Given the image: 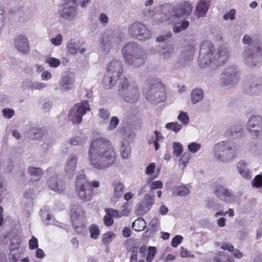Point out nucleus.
<instances>
[{
    "mask_svg": "<svg viewBox=\"0 0 262 262\" xmlns=\"http://www.w3.org/2000/svg\"><path fill=\"white\" fill-rule=\"evenodd\" d=\"M88 158L93 167L97 169H104L115 162L116 156L110 141L101 137L92 141L89 147Z\"/></svg>",
    "mask_w": 262,
    "mask_h": 262,
    "instance_id": "1",
    "label": "nucleus"
},
{
    "mask_svg": "<svg viewBox=\"0 0 262 262\" xmlns=\"http://www.w3.org/2000/svg\"><path fill=\"white\" fill-rule=\"evenodd\" d=\"M228 56V50L226 48L222 47L215 51L213 45L209 41H205L200 46L199 64L202 68L211 63L219 66L223 64Z\"/></svg>",
    "mask_w": 262,
    "mask_h": 262,
    "instance_id": "2",
    "label": "nucleus"
},
{
    "mask_svg": "<svg viewBox=\"0 0 262 262\" xmlns=\"http://www.w3.org/2000/svg\"><path fill=\"white\" fill-rule=\"evenodd\" d=\"M214 155L217 160L226 162L234 159L236 156L234 144L231 141H223L214 145Z\"/></svg>",
    "mask_w": 262,
    "mask_h": 262,
    "instance_id": "3",
    "label": "nucleus"
},
{
    "mask_svg": "<svg viewBox=\"0 0 262 262\" xmlns=\"http://www.w3.org/2000/svg\"><path fill=\"white\" fill-rule=\"evenodd\" d=\"M100 183L98 181H88L85 174H78L75 181V192L78 196H90L93 188H97Z\"/></svg>",
    "mask_w": 262,
    "mask_h": 262,
    "instance_id": "4",
    "label": "nucleus"
},
{
    "mask_svg": "<svg viewBox=\"0 0 262 262\" xmlns=\"http://www.w3.org/2000/svg\"><path fill=\"white\" fill-rule=\"evenodd\" d=\"M118 93L125 101L130 103L137 101L140 96L138 89L133 85L129 84L126 77L121 79Z\"/></svg>",
    "mask_w": 262,
    "mask_h": 262,
    "instance_id": "5",
    "label": "nucleus"
},
{
    "mask_svg": "<svg viewBox=\"0 0 262 262\" xmlns=\"http://www.w3.org/2000/svg\"><path fill=\"white\" fill-rule=\"evenodd\" d=\"M122 71V64L120 60H113L109 63L107 69V75L104 78L106 89H110L115 84Z\"/></svg>",
    "mask_w": 262,
    "mask_h": 262,
    "instance_id": "6",
    "label": "nucleus"
},
{
    "mask_svg": "<svg viewBox=\"0 0 262 262\" xmlns=\"http://www.w3.org/2000/svg\"><path fill=\"white\" fill-rule=\"evenodd\" d=\"M238 77L236 68L233 66H229L226 68L221 74L220 85L223 88H230L238 82Z\"/></svg>",
    "mask_w": 262,
    "mask_h": 262,
    "instance_id": "7",
    "label": "nucleus"
},
{
    "mask_svg": "<svg viewBox=\"0 0 262 262\" xmlns=\"http://www.w3.org/2000/svg\"><path fill=\"white\" fill-rule=\"evenodd\" d=\"M90 110V105L87 101L76 103L69 113V119L74 124H79L81 122L83 116Z\"/></svg>",
    "mask_w": 262,
    "mask_h": 262,
    "instance_id": "8",
    "label": "nucleus"
},
{
    "mask_svg": "<svg viewBox=\"0 0 262 262\" xmlns=\"http://www.w3.org/2000/svg\"><path fill=\"white\" fill-rule=\"evenodd\" d=\"M146 97L147 99L150 100L153 103H158L164 101L166 94L163 85L160 83L151 85L146 92Z\"/></svg>",
    "mask_w": 262,
    "mask_h": 262,
    "instance_id": "9",
    "label": "nucleus"
},
{
    "mask_svg": "<svg viewBox=\"0 0 262 262\" xmlns=\"http://www.w3.org/2000/svg\"><path fill=\"white\" fill-rule=\"evenodd\" d=\"M129 35L136 37L139 40H145L150 37L149 31L146 26L140 22H135L131 24L128 28Z\"/></svg>",
    "mask_w": 262,
    "mask_h": 262,
    "instance_id": "10",
    "label": "nucleus"
},
{
    "mask_svg": "<svg viewBox=\"0 0 262 262\" xmlns=\"http://www.w3.org/2000/svg\"><path fill=\"white\" fill-rule=\"evenodd\" d=\"M121 41V37L112 31H106L103 35L101 42V48L106 52H108L113 47L119 44Z\"/></svg>",
    "mask_w": 262,
    "mask_h": 262,
    "instance_id": "11",
    "label": "nucleus"
},
{
    "mask_svg": "<svg viewBox=\"0 0 262 262\" xmlns=\"http://www.w3.org/2000/svg\"><path fill=\"white\" fill-rule=\"evenodd\" d=\"M193 9L191 2L183 1L177 3L172 8V16L175 18L187 17L189 16Z\"/></svg>",
    "mask_w": 262,
    "mask_h": 262,
    "instance_id": "12",
    "label": "nucleus"
},
{
    "mask_svg": "<svg viewBox=\"0 0 262 262\" xmlns=\"http://www.w3.org/2000/svg\"><path fill=\"white\" fill-rule=\"evenodd\" d=\"M77 14V8L76 0H68L63 5L60 12L61 17L68 21L75 19Z\"/></svg>",
    "mask_w": 262,
    "mask_h": 262,
    "instance_id": "13",
    "label": "nucleus"
},
{
    "mask_svg": "<svg viewBox=\"0 0 262 262\" xmlns=\"http://www.w3.org/2000/svg\"><path fill=\"white\" fill-rule=\"evenodd\" d=\"M122 53L125 63H131L133 62L132 58L136 57L137 55L142 54V50L135 43L129 42L124 46Z\"/></svg>",
    "mask_w": 262,
    "mask_h": 262,
    "instance_id": "14",
    "label": "nucleus"
},
{
    "mask_svg": "<svg viewBox=\"0 0 262 262\" xmlns=\"http://www.w3.org/2000/svg\"><path fill=\"white\" fill-rule=\"evenodd\" d=\"M75 81V74L70 71L64 72L61 76L59 82L60 89L67 91L72 89Z\"/></svg>",
    "mask_w": 262,
    "mask_h": 262,
    "instance_id": "15",
    "label": "nucleus"
},
{
    "mask_svg": "<svg viewBox=\"0 0 262 262\" xmlns=\"http://www.w3.org/2000/svg\"><path fill=\"white\" fill-rule=\"evenodd\" d=\"M14 47L18 52L26 54L30 51V45L28 38L24 35L20 34L14 40Z\"/></svg>",
    "mask_w": 262,
    "mask_h": 262,
    "instance_id": "16",
    "label": "nucleus"
},
{
    "mask_svg": "<svg viewBox=\"0 0 262 262\" xmlns=\"http://www.w3.org/2000/svg\"><path fill=\"white\" fill-rule=\"evenodd\" d=\"M48 185L52 190L59 193L63 192L66 188L64 182L59 179L57 174H55L48 180Z\"/></svg>",
    "mask_w": 262,
    "mask_h": 262,
    "instance_id": "17",
    "label": "nucleus"
},
{
    "mask_svg": "<svg viewBox=\"0 0 262 262\" xmlns=\"http://www.w3.org/2000/svg\"><path fill=\"white\" fill-rule=\"evenodd\" d=\"M154 203V198H144L136 207V212L139 215L147 213Z\"/></svg>",
    "mask_w": 262,
    "mask_h": 262,
    "instance_id": "18",
    "label": "nucleus"
},
{
    "mask_svg": "<svg viewBox=\"0 0 262 262\" xmlns=\"http://www.w3.org/2000/svg\"><path fill=\"white\" fill-rule=\"evenodd\" d=\"M78 158L74 154L70 155L66 160L64 165V171L69 177H73L75 174Z\"/></svg>",
    "mask_w": 262,
    "mask_h": 262,
    "instance_id": "19",
    "label": "nucleus"
},
{
    "mask_svg": "<svg viewBox=\"0 0 262 262\" xmlns=\"http://www.w3.org/2000/svg\"><path fill=\"white\" fill-rule=\"evenodd\" d=\"M210 7L208 0H200L196 4L195 13L198 18L204 17Z\"/></svg>",
    "mask_w": 262,
    "mask_h": 262,
    "instance_id": "20",
    "label": "nucleus"
},
{
    "mask_svg": "<svg viewBox=\"0 0 262 262\" xmlns=\"http://www.w3.org/2000/svg\"><path fill=\"white\" fill-rule=\"evenodd\" d=\"M23 85L26 89L32 91L41 90L47 86V84L45 83L39 81H32L29 79L24 80L23 82Z\"/></svg>",
    "mask_w": 262,
    "mask_h": 262,
    "instance_id": "21",
    "label": "nucleus"
},
{
    "mask_svg": "<svg viewBox=\"0 0 262 262\" xmlns=\"http://www.w3.org/2000/svg\"><path fill=\"white\" fill-rule=\"evenodd\" d=\"M172 23L173 24V31L178 33L187 29L189 26V22L186 20H183L179 21L180 18H175L172 16Z\"/></svg>",
    "mask_w": 262,
    "mask_h": 262,
    "instance_id": "22",
    "label": "nucleus"
},
{
    "mask_svg": "<svg viewBox=\"0 0 262 262\" xmlns=\"http://www.w3.org/2000/svg\"><path fill=\"white\" fill-rule=\"evenodd\" d=\"M72 225L77 234L84 235L86 233V227L82 219L72 221Z\"/></svg>",
    "mask_w": 262,
    "mask_h": 262,
    "instance_id": "23",
    "label": "nucleus"
},
{
    "mask_svg": "<svg viewBox=\"0 0 262 262\" xmlns=\"http://www.w3.org/2000/svg\"><path fill=\"white\" fill-rule=\"evenodd\" d=\"M45 130L36 126H31L29 131V136L33 139H39L41 138L45 134Z\"/></svg>",
    "mask_w": 262,
    "mask_h": 262,
    "instance_id": "24",
    "label": "nucleus"
},
{
    "mask_svg": "<svg viewBox=\"0 0 262 262\" xmlns=\"http://www.w3.org/2000/svg\"><path fill=\"white\" fill-rule=\"evenodd\" d=\"M255 53L254 46H246L243 53V57L248 65L250 66L252 59Z\"/></svg>",
    "mask_w": 262,
    "mask_h": 262,
    "instance_id": "25",
    "label": "nucleus"
},
{
    "mask_svg": "<svg viewBox=\"0 0 262 262\" xmlns=\"http://www.w3.org/2000/svg\"><path fill=\"white\" fill-rule=\"evenodd\" d=\"M84 213V212L80 205L76 204L72 205L70 211L71 221L82 219L80 216L83 215Z\"/></svg>",
    "mask_w": 262,
    "mask_h": 262,
    "instance_id": "26",
    "label": "nucleus"
},
{
    "mask_svg": "<svg viewBox=\"0 0 262 262\" xmlns=\"http://www.w3.org/2000/svg\"><path fill=\"white\" fill-rule=\"evenodd\" d=\"M237 169L239 173L245 178H251L250 172L247 167V163L244 161H239L237 164Z\"/></svg>",
    "mask_w": 262,
    "mask_h": 262,
    "instance_id": "27",
    "label": "nucleus"
},
{
    "mask_svg": "<svg viewBox=\"0 0 262 262\" xmlns=\"http://www.w3.org/2000/svg\"><path fill=\"white\" fill-rule=\"evenodd\" d=\"M174 52V48L171 45H167L162 48L160 51L161 57L164 60L169 59Z\"/></svg>",
    "mask_w": 262,
    "mask_h": 262,
    "instance_id": "28",
    "label": "nucleus"
},
{
    "mask_svg": "<svg viewBox=\"0 0 262 262\" xmlns=\"http://www.w3.org/2000/svg\"><path fill=\"white\" fill-rule=\"evenodd\" d=\"M213 262H235L234 260L228 255L220 251L213 258Z\"/></svg>",
    "mask_w": 262,
    "mask_h": 262,
    "instance_id": "29",
    "label": "nucleus"
},
{
    "mask_svg": "<svg viewBox=\"0 0 262 262\" xmlns=\"http://www.w3.org/2000/svg\"><path fill=\"white\" fill-rule=\"evenodd\" d=\"M204 96L203 91L200 89H195L191 92V101L193 104H195L201 101Z\"/></svg>",
    "mask_w": 262,
    "mask_h": 262,
    "instance_id": "30",
    "label": "nucleus"
},
{
    "mask_svg": "<svg viewBox=\"0 0 262 262\" xmlns=\"http://www.w3.org/2000/svg\"><path fill=\"white\" fill-rule=\"evenodd\" d=\"M146 227V223L142 217L136 219L132 224L133 229L138 232L143 231Z\"/></svg>",
    "mask_w": 262,
    "mask_h": 262,
    "instance_id": "31",
    "label": "nucleus"
},
{
    "mask_svg": "<svg viewBox=\"0 0 262 262\" xmlns=\"http://www.w3.org/2000/svg\"><path fill=\"white\" fill-rule=\"evenodd\" d=\"M250 91L251 93H256L260 90L261 85L259 83V81L257 78H252L249 79L248 82Z\"/></svg>",
    "mask_w": 262,
    "mask_h": 262,
    "instance_id": "32",
    "label": "nucleus"
},
{
    "mask_svg": "<svg viewBox=\"0 0 262 262\" xmlns=\"http://www.w3.org/2000/svg\"><path fill=\"white\" fill-rule=\"evenodd\" d=\"M214 194L217 196H229L231 193L226 188L222 185H216L214 188Z\"/></svg>",
    "mask_w": 262,
    "mask_h": 262,
    "instance_id": "33",
    "label": "nucleus"
},
{
    "mask_svg": "<svg viewBox=\"0 0 262 262\" xmlns=\"http://www.w3.org/2000/svg\"><path fill=\"white\" fill-rule=\"evenodd\" d=\"M120 154L121 157L124 159H128L131 153L129 144L127 142H122L120 147Z\"/></svg>",
    "mask_w": 262,
    "mask_h": 262,
    "instance_id": "34",
    "label": "nucleus"
},
{
    "mask_svg": "<svg viewBox=\"0 0 262 262\" xmlns=\"http://www.w3.org/2000/svg\"><path fill=\"white\" fill-rule=\"evenodd\" d=\"M67 48L70 54H76L80 49L79 43L73 40H70L67 44Z\"/></svg>",
    "mask_w": 262,
    "mask_h": 262,
    "instance_id": "35",
    "label": "nucleus"
},
{
    "mask_svg": "<svg viewBox=\"0 0 262 262\" xmlns=\"http://www.w3.org/2000/svg\"><path fill=\"white\" fill-rule=\"evenodd\" d=\"M133 61L131 63H127L129 65L133 66L135 67H139L144 63V53L142 51V54L141 55H137L136 57H134L132 58Z\"/></svg>",
    "mask_w": 262,
    "mask_h": 262,
    "instance_id": "36",
    "label": "nucleus"
},
{
    "mask_svg": "<svg viewBox=\"0 0 262 262\" xmlns=\"http://www.w3.org/2000/svg\"><path fill=\"white\" fill-rule=\"evenodd\" d=\"M260 118L259 117H252L249 120L247 123V127L249 130L252 128H256L259 124L261 123Z\"/></svg>",
    "mask_w": 262,
    "mask_h": 262,
    "instance_id": "37",
    "label": "nucleus"
},
{
    "mask_svg": "<svg viewBox=\"0 0 262 262\" xmlns=\"http://www.w3.org/2000/svg\"><path fill=\"white\" fill-rule=\"evenodd\" d=\"M89 232L91 238L94 239H97L100 235L99 227L95 224H93L89 227Z\"/></svg>",
    "mask_w": 262,
    "mask_h": 262,
    "instance_id": "38",
    "label": "nucleus"
},
{
    "mask_svg": "<svg viewBox=\"0 0 262 262\" xmlns=\"http://www.w3.org/2000/svg\"><path fill=\"white\" fill-rule=\"evenodd\" d=\"M157 253V250L155 247L149 246L147 248V255L145 258L146 262H151Z\"/></svg>",
    "mask_w": 262,
    "mask_h": 262,
    "instance_id": "39",
    "label": "nucleus"
},
{
    "mask_svg": "<svg viewBox=\"0 0 262 262\" xmlns=\"http://www.w3.org/2000/svg\"><path fill=\"white\" fill-rule=\"evenodd\" d=\"M165 127L166 129L177 133L182 129V126L178 122H173L166 123Z\"/></svg>",
    "mask_w": 262,
    "mask_h": 262,
    "instance_id": "40",
    "label": "nucleus"
},
{
    "mask_svg": "<svg viewBox=\"0 0 262 262\" xmlns=\"http://www.w3.org/2000/svg\"><path fill=\"white\" fill-rule=\"evenodd\" d=\"M174 193L179 196H184L189 194V189L186 186H180L175 188Z\"/></svg>",
    "mask_w": 262,
    "mask_h": 262,
    "instance_id": "41",
    "label": "nucleus"
},
{
    "mask_svg": "<svg viewBox=\"0 0 262 262\" xmlns=\"http://www.w3.org/2000/svg\"><path fill=\"white\" fill-rule=\"evenodd\" d=\"M178 119L183 125H185L189 122V117L186 112L180 111L178 116Z\"/></svg>",
    "mask_w": 262,
    "mask_h": 262,
    "instance_id": "42",
    "label": "nucleus"
},
{
    "mask_svg": "<svg viewBox=\"0 0 262 262\" xmlns=\"http://www.w3.org/2000/svg\"><path fill=\"white\" fill-rule=\"evenodd\" d=\"M173 149V155L178 157L180 156L183 152V147L181 143L179 142H174L172 145Z\"/></svg>",
    "mask_w": 262,
    "mask_h": 262,
    "instance_id": "43",
    "label": "nucleus"
},
{
    "mask_svg": "<svg viewBox=\"0 0 262 262\" xmlns=\"http://www.w3.org/2000/svg\"><path fill=\"white\" fill-rule=\"evenodd\" d=\"M28 172L33 176H40L43 174L41 168L36 167H30L28 169Z\"/></svg>",
    "mask_w": 262,
    "mask_h": 262,
    "instance_id": "44",
    "label": "nucleus"
},
{
    "mask_svg": "<svg viewBox=\"0 0 262 262\" xmlns=\"http://www.w3.org/2000/svg\"><path fill=\"white\" fill-rule=\"evenodd\" d=\"M119 122V119L115 116L112 117L110 121L108 126L107 128L108 130H112L115 129Z\"/></svg>",
    "mask_w": 262,
    "mask_h": 262,
    "instance_id": "45",
    "label": "nucleus"
},
{
    "mask_svg": "<svg viewBox=\"0 0 262 262\" xmlns=\"http://www.w3.org/2000/svg\"><path fill=\"white\" fill-rule=\"evenodd\" d=\"M190 158V155L188 152H185L180 159L179 165H182L184 168L188 164Z\"/></svg>",
    "mask_w": 262,
    "mask_h": 262,
    "instance_id": "46",
    "label": "nucleus"
},
{
    "mask_svg": "<svg viewBox=\"0 0 262 262\" xmlns=\"http://www.w3.org/2000/svg\"><path fill=\"white\" fill-rule=\"evenodd\" d=\"M46 61L50 67L53 68L58 67L60 63V60L54 57H47L46 58Z\"/></svg>",
    "mask_w": 262,
    "mask_h": 262,
    "instance_id": "47",
    "label": "nucleus"
},
{
    "mask_svg": "<svg viewBox=\"0 0 262 262\" xmlns=\"http://www.w3.org/2000/svg\"><path fill=\"white\" fill-rule=\"evenodd\" d=\"M115 236V234L111 232L104 233L102 237V242L104 244H107L112 241V239Z\"/></svg>",
    "mask_w": 262,
    "mask_h": 262,
    "instance_id": "48",
    "label": "nucleus"
},
{
    "mask_svg": "<svg viewBox=\"0 0 262 262\" xmlns=\"http://www.w3.org/2000/svg\"><path fill=\"white\" fill-rule=\"evenodd\" d=\"M2 113L3 117L8 119L12 118L15 115L14 111L9 108L3 109Z\"/></svg>",
    "mask_w": 262,
    "mask_h": 262,
    "instance_id": "49",
    "label": "nucleus"
},
{
    "mask_svg": "<svg viewBox=\"0 0 262 262\" xmlns=\"http://www.w3.org/2000/svg\"><path fill=\"white\" fill-rule=\"evenodd\" d=\"M155 135L156 136V139H153L152 140L150 139L149 140V144L153 143V144L155 146V149L156 150H157L159 147V145L158 144V141H159V139L162 137V136H161L160 133H159V132L156 131V130L155 131Z\"/></svg>",
    "mask_w": 262,
    "mask_h": 262,
    "instance_id": "50",
    "label": "nucleus"
},
{
    "mask_svg": "<svg viewBox=\"0 0 262 262\" xmlns=\"http://www.w3.org/2000/svg\"><path fill=\"white\" fill-rule=\"evenodd\" d=\"M252 185L256 188L262 187V176L257 175L252 181Z\"/></svg>",
    "mask_w": 262,
    "mask_h": 262,
    "instance_id": "51",
    "label": "nucleus"
},
{
    "mask_svg": "<svg viewBox=\"0 0 262 262\" xmlns=\"http://www.w3.org/2000/svg\"><path fill=\"white\" fill-rule=\"evenodd\" d=\"M106 214L103 217L104 225L106 226H110L114 224V220L111 215L107 211H105Z\"/></svg>",
    "mask_w": 262,
    "mask_h": 262,
    "instance_id": "52",
    "label": "nucleus"
},
{
    "mask_svg": "<svg viewBox=\"0 0 262 262\" xmlns=\"http://www.w3.org/2000/svg\"><path fill=\"white\" fill-rule=\"evenodd\" d=\"M63 41V36L58 34L55 37L51 39V42L54 46H59L61 45Z\"/></svg>",
    "mask_w": 262,
    "mask_h": 262,
    "instance_id": "53",
    "label": "nucleus"
},
{
    "mask_svg": "<svg viewBox=\"0 0 262 262\" xmlns=\"http://www.w3.org/2000/svg\"><path fill=\"white\" fill-rule=\"evenodd\" d=\"M124 189L123 185L121 183H118L116 185L115 189L114 195V196H121L123 194V190Z\"/></svg>",
    "mask_w": 262,
    "mask_h": 262,
    "instance_id": "54",
    "label": "nucleus"
},
{
    "mask_svg": "<svg viewBox=\"0 0 262 262\" xmlns=\"http://www.w3.org/2000/svg\"><path fill=\"white\" fill-rule=\"evenodd\" d=\"M85 140V138L79 136H75L70 139L71 145H77L82 144Z\"/></svg>",
    "mask_w": 262,
    "mask_h": 262,
    "instance_id": "55",
    "label": "nucleus"
},
{
    "mask_svg": "<svg viewBox=\"0 0 262 262\" xmlns=\"http://www.w3.org/2000/svg\"><path fill=\"white\" fill-rule=\"evenodd\" d=\"M188 149L192 153L196 152L201 148V145L195 142H192L188 145Z\"/></svg>",
    "mask_w": 262,
    "mask_h": 262,
    "instance_id": "56",
    "label": "nucleus"
},
{
    "mask_svg": "<svg viewBox=\"0 0 262 262\" xmlns=\"http://www.w3.org/2000/svg\"><path fill=\"white\" fill-rule=\"evenodd\" d=\"M235 10L234 9H231L229 12L226 13L224 16L223 18L225 20H228V19H230L231 20H233L235 19Z\"/></svg>",
    "mask_w": 262,
    "mask_h": 262,
    "instance_id": "57",
    "label": "nucleus"
},
{
    "mask_svg": "<svg viewBox=\"0 0 262 262\" xmlns=\"http://www.w3.org/2000/svg\"><path fill=\"white\" fill-rule=\"evenodd\" d=\"M105 211H107L113 217L120 218L122 216V213L117 210L112 208H105Z\"/></svg>",
    "mask_w": 262,
    "mask_h": 262,
    "instance_id": "58",
    "label": "nucleus"
},
{
    "mask_svg": "<svg viewBox=\"0 0 262 262\" xmlns=\"http://www.w3.org/2000/svg\"><path fill=\"white\" fill-rule=\"evenodd\" d=\"M110 115L109 112L106 110L102 108L99 109V116L104 121L107 120Z\"/></svg>",
    "mask_w": 262,
    "mask_h": 262,
    "instance_id": "59",
    "label": "nucleus"
},
{
    "mask_svg": "<svg viewBox=\"0 0 262 262\" xmlns=\"http://www.w3.org/2000/svg\"><path fill=\"white\" fill-rule=\"evenodd\" d=\"M183 237L181 235H176L172 239L171 246L173 247H177L183 241Z\"/></svg>",
    "mask_w": 262,
    "mask_h": 262,
    "instance_id": "60",
    "label": "nucleus"
},
{
    "mask_svg": "<svg viewBox=\"0 0 262 262\" xmlns=\"http://www.w3.org/2000/svg\"><path fill=\"white\" fill-rule=\"evenodd\" d=\"M243 42L246 46H254V42L249 36L248 35H245L243 38Z\"/></svg>",
    "mask_w": 262,
    "mask_h": 262,
    "instance_id": "61",
    "label": "nucleus"
},
{
    "mask_svg": "<svg viewBox=\"0 0 262 262\" xmlns=\"http://www.w3.org/2000/svg\"><path fill=\"white\" fill-rule=\"evenodd\" d=\"M29 248L31 250L37 248L38 246L37 239L34 236H33L32 238L29 240Z\"/></svg>",
    "mask_w": 262,
    "mask_h": 262,
    "instance_id": "62",
    "label": "nucleus"
},
{
    "mask_svg": "<svg viewBox=\"0 0 262 262\" xmlns=\"http://www.w3.org/2000/svg\"><path fill=\"white\" fill-rule=\"evenodd\" d=\"M234 246L229 243H222L220 248L223 250H227L229 252H232L234 250Z\"/></svg>",
    "mask_w": 262,
    "mask_h": 262,
    "instance_id": "63",
    "label": "nucleus"
},
{
    "mask_svg": "<svg viewBox=\"0 0 262 262\" xmlns=\"http://www.w3.org/2000/svg\"><path fill=\"white\" fill-rule=\"evenodd\" d=\"M160 17L159 18L160 21L163 22L166 21H170L172 22V14H167L165 13H161L160 14Z\"/></svg>",
    "mask_w": 262,
    "mask_h": 262,
    "instance_id": "64",
    "label": "nucleus"
}]
</instances>
